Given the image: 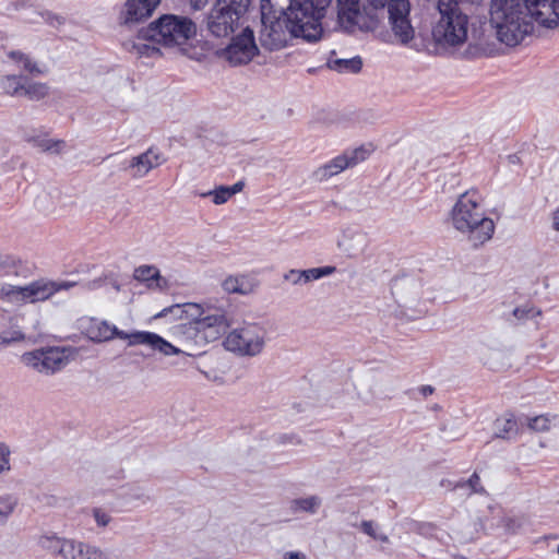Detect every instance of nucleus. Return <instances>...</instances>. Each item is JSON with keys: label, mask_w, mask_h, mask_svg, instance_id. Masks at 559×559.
<instances>
[{"label": "nucleus", "mask_w": 559, "mask_h": 559, "mask_svg": "<svg viewBox=\"0 0 559 559\" xmlns=\"http://www.w3.org/2000/svg\"><path fill=\"white\" fill-rule=\"evenodd\" d=\"M75 285V282L70 281L46 280L34 281L25 286L5 284L0 287V296L8 298L10 301L37 302L50 298L59 290H68Z\"/></svg>", "instance_id": "nucleus-8"}, {"label": "nucleus", "mask_w": 559, "mask_h": 559, "mask_svg": "<svg viewBox=\"0 0 559 559\" xmlns=\"http://www.w3.org/2000/svg\"><path fill=\"white\" fill-rule=\"evenodd\" d=\"M174 310L181 311L180 306H179V305H176V306H171V307L165 308V309H163L160 312H158L157 314H155V316H154V318H156V319H158V318H164V317H166L169 312H173Z\"/></svg>", "instance_id": "nucleus-53"}, {"label": "nucleus", "mask_w": 559, "mask_h": 559, "mask_svg": "<svg viewBox=\"0 0 559 559\" xmlns=\"http://www.w3.org/2000/svg\"><path fill=\"white\" fill-rule=\"evenodd\" d=\"M278 442L280 443H296V444H300L301 443V440L296 436V435H282L278 437Z\"/></svg>", "instance_id": "nucleus-50"}, {"label": "nucleus", "mask_w": 559, "mask_h": 559, "mask_svg": "<svg viewBox=\"0 0 559 559\" xmlns=\"http://www.w3.org/2000/svg\"><path fill=\"white\" fill-rule=\"evenodd\" d=\"M133 277L139 282H146L150 288L164 289L168 286V281L160 275L159 270L154 265L136 267Z\"/></svg>", "instance_id": "nucleus-22"}, {"label": "nucleus", "mask_w": 559, "mask_h": 559, "mask_svg": "<svg viewBox=\"0 0 559 559\" xmlns=\"http://www.w3.org/2000/svg\"><path fill=\"white\" fill-rule=\"evenodd\" d=\"M210 0H190L191 8L195 11L202 10Z\"/></svg>", "instance_id": "nucleus-54"}, {"label": "nucleus", "mask_w": 559, "mask_h": 559, "mask_svg": "<svg viewBox=\"0 0 559 559\" xmlns=\"http://www.w3.org/2000/svg\"><path fill=\"white\" fill-rule=\"evenodd\" d=\"M197 35V24L188 16L163 14L139 31V38L162 45L176 47L186 45Z\"/></svg>", "instance_id": "nucleus-4"}, {"label": "nucleus", "mask_w": 559, "mask_h": 559, "mask_svg": "<svg viewBox=\"0 0 559 559\" xmlns=\"http://www.w3.org/2000/svg\"><path fill=\"white\" fill-rule=\"evenodd\" d=\"M444 2L453 9L462 11L469 17L476 12L477 8L483 3V0H444Z\"/></svg>", "instance_id": "nucleus-35"}, {"label": "nucleus", "mask_w": 559, "mask_h": 559, "mask_svg": "<svg viewBox=\"0 0 559 559\" xmlns=\"http://www.w3.org/2000/svg\"><path fill=\"white\" fill-rule=\"evenodd\" d=\"M20 62L23 63V69L33 75H39L44 73V71L39 69L38 66L33 62L27 55Z\"/></svg>", "instance_id": "nucleus-46"}, {"label": "nucleus", "mask_w": 559, "mask_h": 559, "mask_svg": "<svg viewBox=\"0 0 559 559\" xmlns=\"http://www.w3.org/2000/svg\"><path fill=\"white\" fill-rule=\"evenodd\" d=\"M421 285L415 277H395L391 282V293L402 307L413 306L420 297Z\"/></svg>", "instance_id": "nucleus-20"}, {"label": "nucleus", "mask_w": 559, "mask_h": 559, "mask_svg": "<svg viewBox=\"0 0 559 559\" xmlns=\"http://www.w3.org/2000/svg\"><path fill=\"white\" fill-rule=\"evenodd\" d=\"M266 330L255 322H245L242 326L231 330L223 344L229 352L240 356L254 357L262 353L265 346Z\"/></svg>", "instance_id": "nucleus-7"}, {"label": "nucleus", "mask_w": 559, "mask_h": 559, "mask_svg": "<svg viewBox=\"0 0 559 559\" xmlns=\"http://www.w3.org/2000/svg\"><path fill=\"white\" fill-rule=\"evenodd\" d=\"M495 425V438L511 440L519 435V425L515 416L512 413H508L504 417L497 418Z\"/></svg>", "instance_id": "nucleus-24"}, {"label": "nucleus", "mask_w": 559, "mask_h": 559, "mask_svg": "<svg viewBox=\"0 0 559 559\" xmlns=\"http://www.w3.org/2000/svg\"><path fill=\"white\" fill-rule=\"evenodd\" d=\"M528 428L537 431L544 432L549 430L550 428V418L547 415H538L534 418L528 419Z\"/></svg>", "instance_id": "nucleus-41"}, {"label": "nucleus", "mask_w": 559, "mask_h": 559, "mask_svg": "<svg viewBox=\"0 0 559 559\" xmlns=\"http://www.w3.org/2000/svg\"><path fill=\"white\" fill-rule=\"evenodd\" d=\"M489 22L497 39L508 47L518 46L534 31L525 0H490Z\"/></svg>", "instance_id": "nucleus-1"}, {"label": "nucleus", "mask_w": 559, "mask_h": 559, "mask_svg": "<svg viewBox=\"0 0 559 559\" xmlns=\"http://www.w3.org/2000/svg\"><path fill=\"white\" fill-rule=\"evenodd\" d=\"M25 81H27V76L24 75H4L1 78L0 85L5 94L10 96H22Z\"/></svg>", "instance_id": "nucleus-27"}, {"label": "nucleus", "mask_w": 559, "mask_h": 559, "mask_svg": "<svg viewBox=\"0 0 559 559\" xmlns=\"http://www.w3.org/2000/svg\"><path fill=\"white\" fill-rule=\"evenodd\" d=\"M216 53L234 67L249 63L259 53L253 31L250 27L243 28L239 35L231 37L230 43L225 48L217 50Z\"/></svg>", "instance_id": "nucleus-10"}, {"label": "nucleus", "mask_w": 559, "mask_h": 559, "mask_svg": "<svg viewBox=\"0 0 559 559\" xmlns=\"http://www.w3.org/2000/svg\"><path fill=\"white\" fill-rule=\"evenodd\" d=\"M203 198L213 197V203L221 205L226 203L231 197L227 186H219L214 190L201 194Z\"/></svg>", "instance_id": "nucleus-39"}, {"label": "nucleus", "mask_w": 559, "mask_h": 559, "mask_svg": "<svg viewBox=\"0 0 559 559\" xmlns=\"http://www.w3.org/2000/svg\"><path fill=\"white\" fill-rule=\"evenodd\" d=\"M64 537H60L56 534H46L41 535L38 538V546L49 552L52 556H57L60 544L63 542Z\"/></svg>", "instance_id": "nucleus-33"}, {"label": "nucleus", "mask_w": 559, "mask_h": 559, "mask_svg": "<svg viewBox=\"0 0 559 559\" xmlns=\"http://www.w3.org/2000/svg\"><path fill=\"white\" fill-rule=\"evenodd\" d=\"M438 11L440 20L432 29L436 41L449 46H459L465 43L469 17L462 11L453 9L444 0L438 1Z\"/></svg>", "instance_id": "nucleus-6"}, {"label": "nucleus", "mask_w": 559, "mask_h": 559, "mask_svg": "<svg viewBox=\"0 0 559 559\" xmlns=\"http://www.w3.org/2000/svg\"><path fill=\"white\" fill-rule=\"evenodd\" d=\"M49 87L45 83L31 82L28 79L25 81L22 96L27 97L29 100H40L48 95Z\"/></svg>", "instance_id": "nucleus-30"}, {"label": "nucleus", "mask_w": 559, "mask_h": 559, "mask_svg": "<svg viewBox=\"0 0 559 559\" xmlns=\"http://www.w3.org/2000/svg\"><path fill=\"white\" fill-rule=\"evenodd\" d=\"M475 195V191L461 194L451 211V218L453 227L467 235L468 240L476 248L491 239L495 223L484 215Z\"/></svg>", "instance_id": "nucleus-2"}, {"label": "nucleus", "mask_w": 559, "mask_h": 559, "mask_svg": "<svg viewBox=\"0 0 559 559\" xmlns=\"http://www.w3.org/2000/svg\"><path fill=\"white\" fill-rule=\"evenodd\" d=\"M360 528L365 534L372 537L373 539L378 538V535L376 534L372 521H362L360 524Z\"/></svg>", "instance_id": "nucleus-48"}, {"label": "nucleus", "mask_w": 559, "mask_h": 559, "mask_svg": "<svg viewBox=\"0 0 559 559\" xmlns=\"http://www.w3.org/2000/svg\"><path fill=\"white\" fill-rule=\"evenodd\" d=\"M513 316L516 318V319H526V318H530V317H533V309L532 308H515L513 310Z\"/></svg>", "instance_id": "nucleus-49"}, {"label": "nucleus", "mask_w": 559, "mask_h": 559, "mask_svg": "<svg viewBox=\"0 0 559 559\" xmlns=\"http://www.w3.org/2000/svg\"><path fill=\"white\" fill-rule=\"evenodd\" d=\"M386 0H367V2L373 8V9H382L385 7Z\"/></svg>", "instance_id": "nucleus-58"}, {"label": "nucleus", "mask_w": 559, "mask_h": 559, "mask_svg": "<svg viewBox=\"0 0 559 559\" xmlns=\"http://www.w3.org/2000/svg\"><path fill=\"white\" fill-rule=\"evenodd\" d=\"M10 455V448L4 442H0V474L11 469Z\"/></svg>", "instance_id": "nucleus-42"}, {"label": "nucleus", "mask_w": 559, "mask_h": 559, "mask_svg": "<svg viewBox=\"0 0 559 559\" xmlns=\"http://www.w3.org/2000/svg\"><path fill=\"white\" fill-rule=\"evenodd\" d=\"M552 227L559 231V209L554 212V215H552Z\"/></svg>", "instance_id": "nucleus-59"}, {"label": "nucleus", "mask_w": 559, "mask_h": 559, "mask_svg": "<svg viewBox=\"0 0 559 559\" xmlns=\"http://www.w3.org/2000/svg\"><path fill=\"white\" fill-rule=\"evenodd\" d=\"M420 393L423 396L427 397L428 395H431L435 392V388L431 385H421L419 388Z\"/></svg>", "instance_id": "nucleus-57"}, {"label": "nucleus", "mask_w": 559, "mask_h": 559, "mask_svg": "<svg viewBox=\"0 0 559 559\" xmlns=\"http://www.w3.org/2000/svg\"><path fill=\"white\" fill-rule=\"evenodd\" d=\"M531 21L545 28L559 26V0H525Z\"/></svg>", "instance_id": "nucleus-17"}, {"label": "nucleus", "mask_w": 559, "mask_h": 559, "mask_svg": "<svg viewBox=\"0 0 559 559\" xmlns=\"http://www.w3.org/2000/svg\"><path fill=\"white\" fill-rule=\"evenodd\" d=\"M24 338V333L16 325V318H11L9 328L0 332V350Z\"/></svg>", "instance_id": "nucleus-28"}, {"label": "nucleus", "mask_w": 559, "mask_h": 559, "mask_svg": "<svg viewBox=\"0 0 559 559\" xmlns=\"http://www.w3.org/2000/svg\"><path fill=\"white\" fill-rule=\"evenodd\" d=\"M243 16L215 0L204 19L206 31L216 38H225L236 32Z\"/></svg>", "instance_id": "nucleus-11"}, {"label": "nucleus", "mask_w": 559, "mask_h": 559, "mask_svg": "<svg viewBox=\"0 0 559 559\" xmlns=\"http://www.w3.org/2000/svg\"><path fill=\"white\" fill-rule=\"evenodd\" d=\"M119 338L128 340V346L146 345L153 350H157L166 356L176 355L179 349L166 341L160 335L148 331H133L127 333L121 331Z\"/></svg>", "instance_id": "nucleus-16"}, {"label": "nucleus", "mask_w": 559, "mask_h": 559, "mask_svg": "<svg viewBox=\"0 0 559 559\" xmlns=\"http://www.w3.org/2000/svg\"><path fill=\"white\" fill-rule=\"evenodd\" d=\"M333 0H329V5ZM337 9V26L347 34H353L356 29L368 31L369 26L360 24L359 0H335Z\"/></svg>", "instance_id": "nucleus-15"}, {"label": "nucleus", "mask_w": 559, "mask_h": 559, "mask_svg": "<svg viewBox=\"0 0 559 559\" xmlns=\"http://www.w3.org/2000/svg\"><path fill=\"white\" fill-rule=\"evenodd\" d=\"M243 187H245V182L242 180H240V181H237L236 183H234L233 186L227 187V189L230 192V197H233L234 194L242 191Z\"/></svg>", "instance_id": "nucleus-52"}, {"label": "nucleus", "mask_w": 559, "mask_h": 559, "mask_svg": "<svg viewBox=\"0 0 559 559\" xmlns=\"http://www.w3.org/2000/svg\"><path fill=\"white\" fill-rule=\"evenodd\" d=\"M448 486L451 488V490L465 489L468 491L466 480H463V479L459 480L456 483H452V481L448 480Z\"/></svg>", "instance_id": "nucleus-51"}, {"label": "nucleus", "mask_w": 559, "mask_h": 559, "mask_svg": "<svg viewBox=\"0 0 559 559\" xmlns=\"http://www.w3.org/2000/svg\"><path fill=\"white\" fill-rule=\"evenodd\" d=\"M121 330L116 325L109 324L107 321H102L96 326L90 329L91 340L94 343H102L112 340L114 337L119 338Z\"/></svg>", "instance_id": "nucleus-25"}, {"label": "nucleus", "mask_w": 559, "mask_h": 559, "mask_svg": "<svg viewBox=\"0 0 559 559\" xmlns=\"http://www.w3.org/2000/svg\"><path fill=\"white\" fill-rule=\"evenodd\" d=\"M330 58L328 59L326 67L330 70L336 71L338 73H358L362 68V59L359 56H355L349 59H338L333 58L336 52L332 50L330 52Z\"/></svg>", "instance_id": "nucleus-23"}, {"label": "nucleus", "mask_w": 559, "mask_h": 559, "mask_svg": "<svg viewBox=\"0 0 559 559\" xmlns=\"http://www.w3.org/2000/svg\"><path fill=\"white\" fill-rule=\"evenodd\" d=\"M29 0H16V10L24 8L28 4Z\"/></svg>", "instance_id": "nucleus-60"}, {"label": "nucleus", "mask_w": 559, "mask_h": 559, "mask_svg": "<svg viewBox=\"0 0 559 559\" xmlns=\"http://www.w3.org/2000/svg\"><path fill=\"white\" fill-rule=\"evenodd\" d=\"M160 0H127L119 15L120 24L131 26L148 19Z\"/></svg>", "instance_id": "nucleus-19"}, {"label": "nucleus", "mask_w": 559, "mask_h": 559, "mask_svg": "<svg viewBox=\"0 0 559 559\" xmlns=\"http://www.w3.org/2000/svg\"><path fill=\"white\" fill-rule=\"evenodd\" d=\"M218 4H223L230 9L231 11L240 14L241 16H245L251 4L252 0H216Z\"/></svg>", "instance_id": "nucleus-38"}, {"label": "nucleus", "mask_w": 559, "mask_h": 559, "mask_svg": "<svg viewBox=\"0 0 559 559\" xmlns=\"http://www.w3.org/2000/svg\"><path fill=\"white\" fill-rule=\"evenodd\" d=\"M78 559H108V557L98 547L82 542L80 543Z\"/></svg>", "instance_id": "nucleus-37"}, {"label": "nucleus", "mask_w": 559, "mask_h": 559, "mask_svg": "<svg viewBox=\"0 0 559 559\" xmlns=\"http://www.w3.org/2000/svg\"><path fill=\"white\" fill-rule=\"evenodd\" d=\"M377 539L385 543V542H388V536L386 535H380V536H378Z\"/></svg>", "instance_id": "nucleus-62"}, {"label": "nucleus", "mask_w": 559, "mask_h": 559, "mask_svg": "<svg viewBox=\"0 0 559 559\" xmlns=\"http://www.w3.org/2000/svg\"><path fill=\"white\" fill-rule=\"evenodd\" d=\"M93 516L99 527H106L111 521V516L100 508L93 509Z\"/></svg>", "instance_id": "nucleus-45"}, {"label": "nucleus", "mask_w": 559, "mask_h": 559, "mask_svg": "<svg viewBox=\"0 0 559 559\" xmlns=\"http://www.w3.org/2000/svg\"><path fill=\"white\" fill-rule=\"evenodd\" d=\"M133 498L135 499H142V500H150V497L148 496H145L144 493H140V492H136L135 495L132 496Z\"/></svg>", "instance_id": "nucleus-61"}, {"label": "nucleus", "mask_w": 559, "mask_h": 559, "mask_svg": "<svg viewBox=\"0 0 559 559\" xmlns=\"http://www.w3.org/2000/svg\"><path fill=\"white\" fill-rule=\"evenodd\" d=\"M261 22L262 29L260 32V43L262 47L270 51L280 50L286 47L288 43V34L294 37L289 28L286 26L282 10L276 15L273 10L271 0H261Z\"/></svg>", "instance_id": "nucleus-9"}, {"label": "nucleus", "mask_w": 559, "mask_h": 559, "mask_svg": "<svg viewBox=\"0 0 559 559\" xmlns=\"http://www.w3.org/2000/svg\"><path fill=\"white\" fill-rule=\"evenodd\" d=\"M165 157L157 150L150 147L142 154L121 164L120 169L130 174L134 179L143 178L152 169L165 163Z\"/></svg>", "instance_id": "nucleus-18"}, {"label": "nucleus", "mask_w": 559, "mask_h": 559, "mask_svg": "<svg viewBox=\"0 0 559 559\" xmlns=\"http://www.w3.org/2000/svg\"><path fill=\"white\" fill-rule=\"evenodd\" d=\"M223 288L227 293L247 295L253 289V285L249 282L248 277L241 276H228L222 284Z\"/></svg>", "instance_id": "nucleus-26"}, {"label": "nucleus", "mask_w": 559, "mask_h": 559, "mask_svg": "<svg viewBox=\"0 0 559 559\" xmlns=\"http://www.w3.org/2000/svg\"><path fill=\"white\" fill-rule=\"evenodd\" d=\"M509 158L512 163H515L519 159L516 155H510Z\"/></svg>", "instance_id": "nucleus-63"}, {"label": "nucleus", "mask_w": 559, "mask_h": 559, "mask_svg": "<svg viewBox=\"0 0 559 559\" xmlns=\"http://www.w3.org/2000/svg\"><path fill=\"white\" fill-rule=\"evenodd\" d=\"M38 14L50 26L62 25V24H64V21H66L63 16L55 14L50 11H40Z\"/></svg>", "instance_id": "nucleus-44"}, {"label": "nucleus", "mask_w": 559, "mask_h": 559, "mask_svg": "<svg viewBox=\"0 0 559 559\" xmlns=\"http://www.w3.org/2000/svg\"><path fill=\"white\" fill-rule=\"evenodd\" d=\"M17 504L19 499L11 493L0 496V525H4L8 522Z\"/></svg>", "instance_id": "nucleus-31"}, {"label": "nucleus", "mask_w": 559, "mask_h": 559, "mask_svg": "<svg viewBox=\"0 0 559 559\" xmlns=\"http://www.w3.org/2000/svg\"><path fill=\"white\" fill-rule=\"evenodd\" d=\"M337 246L347 258H358L368 246V237L360 230L347 228L338 239Z\"/></svg>", "instance_id": "nucleus-21"}, {"label": "nucleus", "mask_w": 559, "mask_h": 559, "mask_svg": "<svg viewBox=\"0 0 559 559\" xmlns=\"http://www.w3.org/2000/svg\"><path fill=\"white\" fill-rule=\"evenodd\" d=\"M302 270H289L287 273L284 274V280L292 282L294 285L302 284L304 277L300 276Z\"/></svg>", "instance_id": "nucleus-47"}, {"label": "nucleus", "mask_w": 559, "mask_h": 559, "mask_svg": "<svg viewBox=\"0 0 559 559\" xmlns=\"http://www.w3.org/2000/svg\"><path fill=\"white\" fill-rule=\"evenodd\" d=\"M9 58L16 61V62H20L24 59V57L26 56L25 53H23L22 51H19V50H12L8 53Z\"/></svg>", "instance_id": "nucleus-55"}, {"label": "nucleus", "mask_w": 559, "mask_h": 559, "mask_svg": "<svg viewBox=\"0 0 559 559\" xmlns=\"http://www.w3.org/2000/svg\"><path fill=\"white\" fill-rule=\"evenodd\" d=\"M22 362L47 376L60 371L68 362L64 353L58 347H48L24 353L21 356Z\"/></svg>", "instance_id": "nucleus-12"}, {"label": "nucleus", "mask_w": 559, "mask_h": 559, "mask_svg": "<svg viewBox=\"0 0 559 559\" xmlns=\"http://www.w3.org/2000/svg\"><path fill=\"white\" fill-rule=\"evenodd\" d=\"M466 484L468 487L467 496H471L473 493H480L485 495L486 489L480 485V477L479 475L474 472L468 479H466Z\"/></svg>", "instance_id": "nucleus-43"}, {"label": "nucleus", "mask_w": 559, "mask_h": 559, "mask_svg": "<svg viewBox=\"0 0 559 559\" xmlns=\"http://www.w3.org/2000/svg\"><path fill=\"white\" fill-rule=\"evenodd\" d=\"M80 543L81 542H78L75 539L64 537L63 542L60 544L56 557H60L61 559H78Z\"/></svg>", "instance_id": "nucleus-34"}, {"label": "nucleus", "mask_w": 559, "mask_h": 559, "mask_svg": "<svg viewBox=\"0 0 559 559\" xmlns=\"http://www.w3.org/2000/svg\"><path fill=\"white\" fill-rule=\"evenodd\" d=\"M187 307L195 324L197 336L206 343L219 340L234 323L233 312L227 300L218 306L209 304L202 307L198 304H188Z\"/></svg>", "instance_id": "nucleus-5"}, {"label": "nucleus", "mask_w": 559, "mask_h": 559, "mask_svg": "<svg viewBox=\"0 0 559 559\" xmlns=\"http://www.w3.org/2000/svg\"><path fill=\"white\" fill-rule=\"evenodd\" d=\"M368 155L369 151L364 146H359L353 151H346L329 163L318 167L312 173V178L319 182L325 181L343 170L356 166L359 162L365 160Z\"/></svg>", "instance_id": "nucleus-14"}, {"label": "nucleus", "mask_w": 559, "mask_h": 559, "mask_svg": "<svg viewBox=\"0 0 559 559\" xmlns=\"http://www.w3.org/2000/svg\"><path fill=\"white\" fill-rule=\"evenodd\" d=\"M27 141L33 143L35 146L41 148L44 152L59 153L61 147L64 146L63 140H47V139H39V138H28Z\"/></svg>", "instance_id": "nucleus-36"}, {"label": "nucleus", "mask_w": 559, "mask_h": 559, "mask_svg": "<svg viewBox=\"0 0 559 559\" xmlns=\"http://www.w3.org/2000/svg\"><path fill=\"white\" fill-rule=\"evenodd\" d=\"M336 272V267L333 265H325L320 267H312L308 270H302L300 276L304 277V284L309 283L311 281L320 280L324 276L332 275Z\"/></svg>", "instance_id": "nucleus-32"}, {"label": "nucleus", "mask_w": 559, "mask_h": 559, "mask_svg": "<svg viewBox=\"0 0 559 559\" xmlns=\"http://www.w3.org/2000/svg\"><path fill=\"white\" fill-rule=\"evenodd\" d=\"M130 51H134L136 52L140 57L142 56H145V57H156V56H160V50L159 48L155 47V46H151L148 44H144V43H131V48H128Z\"/></svg>", "instance_id": "nucleus-40"}, {"label": "nucleus", "mask_w": 559, "mask_h": 559, "mask_svg": "<svg viewBox=\"0 0 559 559\" xmlns=\"http://www.w3.org/2000/svg\"><path fill=\"white\" fill-rule=\"evenodd\" d=\"M385 4H388L389 23L394 36L402 45L408 44L415 36V29L409 20V1L386 0Z\"/></svg>", "instance_id": "nucleus-13"}, {"label": "nucleus", "mask_w": 559, "mask_h": 559, "mask_svg": "<svg viewBox=\"0 0 559 559\" xmlns=\"http://www.w3.org/2000/svg\"><path fill=\"white\" fill-rule=\"evenodd\" d=\"M320 506L321 499L318 496H310L292 500L290 510L293 512L304 511L313 514Z\"/></svg>", "instance_id": "nucleus-29"}, {"label": "nucleus", "mask_w": 559, "mask_h": 559, "mask_svg": "<svg viewBox=\"0 0 559 559\" xmlns=\"http://www.w3.org/2000/svg\"><path fill=\"white\" fill-rule=\"evenodd\" d=\"M285 559H306V555L300 551H288L285 554Z\"/></svg>", "instance_id": "nucleus-56"}, {"label": "nucleus", "mask_w": 559, "mask_h": 559, "mask_svg": "<svg viewBox=\"0 0 559 559\" xmlns=\"http://www.w3.org/2000/svg\"><path fill=\"white\" fill-rule=\"evenodd\" d=\"M328 7L329 0H289L282 14L293 36L316 43L322 37V19Z\"/></svg>", "instance_id": "nucleus-3"}]
</instances>
